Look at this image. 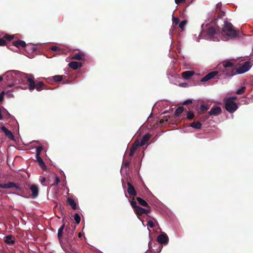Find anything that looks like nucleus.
<instances>
[{"label": "nucleus", "instance_id": "obj_1", "mask_svg": "<svg viewBox=\"0 0 253 253\" xmlns=\"http://www.w3.org/2000/svg\"><path fill=\"white\" fill-rule=\"evenodd\" d=\"M25 75L29 83V89L30 91H33L36 89L37 91H40L43 89L46 90L49 89L47 86L42 82H39L36 84L32 75L26 74Z\"/></svg>", "mask_w": 253, "mask_h": 253}, {"label": "nucleus", "instance_id": "obj_2", "mask_svg": "<svg viewBox=\"0 0 253 253\" xmlns=\"http://www.w3.org/2000/svg\"><path fill=\"white\" fill-rule=\"evenodd\" d=\"M220 39L219 28L214 26L207 24V40L219 41Z\"/></svg>", "mask_w": 253, "mask_h": 253}, {"label": "nucleus", "instance_id": "obj_3", "mask_svg": "<svg viewBox=\"0 0 253 253\" xmlns=\"http://www.w3.org/2000/svg\"><path fill=\"white\" fill-rule=\"evenodd\" d=\"M222 31L224 34L231 37H236L239 34V31L234 29L231 23L227 21L224 22Z\"/></svg>", "mask_w": 253, "mask_h": 253}, {"label": "nucleus", "instance_id": "obj_4", "mask_svg": "<svg viewBox=\"0 0 253 253\" xmlns=\"http://www.w3.org/2000/svg\"><path fill=\"white\" fill-rule=\"evenodd\" d=\"M236 97H229L224 99L225 108L230 113L234 112L238 108L237 104L234 101Z\"/></svg>", "mask_w": 253, "mask_h": 253}, {"label": "nucleus", "instance_id": "obj_5", "mask_svg": "<svg viewBox=\"0 0 253 253\" xmlns=\"http://www.w3.org/2000/svg\"><path fill=\"white\" fill-rule=\"evenodd\" d=\"M13 73L16 74V71H8L1 76V77H3V81L9 87H11L14 84Z\"/></svg>", "mask_w": 253, "mask_h": 253}, {"label": "nucleus", "instance_id": "obj_6", "mask_svg": "<svg viewBox=\"0 0 253 253\" xmlns=\"http://www.w3.org/2000/svg\"><path fill=\"white\" fill-rule=\"evenodd\" d=\"M222 66L223 69V72H227V74L232 76L235 74V72L233 70L234 64L233 63L229 61H225L222 62Z\"/></svg>", "mask_w": 253, "mask_h": 253}, {"label": "nucleus", "instance_id": "obj_7", "mask_svg": "<svg viewBox=\"0 0 253 253\" xmlns=\"http://www.w3.org/2000/svg\"><path fill=\"white\" fill-rule=\"evenodd\" d=\"M252 65L250 62L246 61L244 62L236 70L235 73L237 74H243L249 71L251 68Z\"/></svg>", "mask_w": 253, "mask_h": 253}, {"label": "nucleus", "instance_id": "obj_8", "mask_svg": "<svg viewBox=\"0 0 253 253\" xmlns=\"http://www.w3.org/2000/svg\"><path fill=\"white\" fill-rule=\"evenodd\" d=\"M151 211V207L145 209L139 206L138 207H137V209L134 211V212L137 216H141L144 214H147L150 213Z\"/></svg>", "mask_w": 253, "mask_h": 253}, {"label": "nucleus", "instance_id": "obj_9", "mask_svg": "<svg viewBox=\"0 0 253 253\" xmlns=\"http://www.w3.org/2000/svg\"><path fill=\"white\" fill-rule=\"evenodd\" d=\"M127 191L130 198L133 199L136 196L137 193L134 186L129 182L127 183Z\"/></svg>", "mask_w": 253, "mask_h": 253}, {"label": "nucleus", "instance_id": "obj_10", "mask_svg": "<svg viewBox=\"0 0 253 253\" xmlns=\"http://www.w3.org/2000/svg\"><path fill=\"white\" fill-rule=\"evenodd\" d=\"M72 59L77 60L79 61H85L86 60V56L84 53L82 52H79L75 54L72 57Z\"/></svg>", "mask_w": 253, "mask_h": 253}, {"label": "nucleus", "instance_id": "obj_11", "mask_svg": "<svg viewBox=\"0 0 253 253\" xmlns=\"http://www.w3.org/2000/svg\"><path fill=\"white\" fill-rule=\"evenodd\" d=\"M221 112V109L219 106L213 107L209 112L210 116L214 115L217 116L220 114Z\"/></svg>", "mask_w": 253, "mask_h": 253}, {"label": "nucleus", "instance_id": "obj_12", "mask_svg": "<svg viewBox=\"0 0 253 253\" xmlns=\"http://www.w3.org/2000/svg\"><path fill=\"white\" fill-rule=\"evenodd\" d=\"M139 146H140L139 144V141L137 140L135 141V142L132 144V145L130 148V152L129 153V156L130 157H132L133 156L134 153L135 152L136 150L137 149Z\"/></svg>", "mask_w": 253, "mask_h": 253}, {"label": "nucleus", "instance_id": "obj_13", "mask_svg": "<svg viewBox=\"0 0 253 253\" xmlns=\"http://www.w3.org/2000/svg\"><path fill=\"white\" fill-rule=\"evenodd\" d=\"M1 129L4 133L6 136H7L9 139L11 140H13L14 139V136L13 135V133L6 127L4 126H2L1 127Z\"/></svg>", "mask_w": 253, "mask_h": 253}, {"label": "nucleus", "instance_id": "obj_14", "mask_svg": "<svg viewBox=\"0 0 253 253\" xmlns=\"http://www.w3.org/2000/svg\"><path fill=\"white\" fill-rule=\"evenodd\" d=\"M30 189L32 192V197L33 198H36L39 195V189L38 187L34 184L31 185Z\"/></svg>", "mask_w": 253, "mask_h": 253}, {"label": "nucleus", "instance_id": "obj_15", "mask_svg": "<svg viewBox=\"0 0 253 253\" xmlns=\"http://www.w3.org/2000/svg\"><path fill=\"white\" fill-rule=\"evenodd\" d=\"M157 241L161 244H166L168 242V237L166 234H160L157 237Z\"/></svg>", "mask_w": 253, "mask_h": 253}, {"label": "nucleus", "instance_id": "obj_16", "mask_svg": "<svg viewBox=\"0 0 253 253\" xmlns=\"http://www.w3.org/2000/svg\"><path fill=\"white\" fill-rule=\"evenodd\" d=\"M151 137V135L149 133H146L142 137L140 142H139V144L140 146H144L147 142L150 139Z\"/></svg>", "mask_w": 253, "mask_h": 253}, {"label": "nucleus", "instance_id": "obj_17", "mask_svg": "<svg viewBox=\"0 0 253 253\" xmlns=\"http://www.w3.org/2000/svg\"><path fill=\"white\" fill-rule=\"evenodd\" d=\"M68 65L72 69L77 70L82 66V63L76 61H72L69 63Z\"/></svg>", "mask_w": 253, "mask_h": 253}, {"label": "nucleus", "instance_id": "obj_18", "mask_svg": "<svg viewBox=\"0 0 253 253\" xmlns=\"http://www.w3.org/2000/svg\"><path fill=\"white\" fill-rule=\"evenodd\" d=\"M195 74V72L193 71H186L182 73L181 76L185 80H188L190 77Z\"/></svg>", "mask_w": 253, "mask_h": 253}, {"label": "nucleus", "instance_id": "obj_19", "mask_svg": "<svg viewBox=\"0 0 253 253\" xmlns=\"http://www.w3.org/2000/svg\"><path fill=\"white\" fill-rule=\"evenodd\" d=\"M12 43L14 46L18 48L20 47H25L26 45V43L24 41L19 40L16 41H13L12 42Z\"/></svg>", "mask_w": 253, "mask_h": 253}, {"label": "nucleus", "instance_id": "obj_20", "mask_svg": "<svg viewBox=\"0 0 253 253\" xmlns=\"http://www.w3.org/2000/svg\"><path fill=\"white\" fill-rule=\"evenodd\" d=\"M4 242L7 244L14 245L15 243L14 237L10 235L5 237Z\"/></svg>", "mask_w": 253, "mask_h": 253}, {"label": "nucleus", "instance_id": "obj_21", "mask_svg": "<svg viewBox=\"0 0 253 253\" xmlns=\"http://www.w3.org/2000/svg\"><path fill=\"white\" fill-rule=\"evenodd\" d=\"M15 188L16 190L21 191L22 188L19 186L17 185L15 183L13 182H8L6 183V189H10Z\"/></svg>", "mask_w": 253, "mask_h": 253}, {"label": "nucleus", "instance_id": "obj_22", "mask_svg": "<svg viewBox=\"0 0 253 253\" xmlns=\"http://www.w3.org/2000/svg\"><path fill=\"white\" fill-rule=\"evenodd\" d=\"M136 200L137 201L138 203L142 206L146 207L147 208H149L150 207L147 202L141 198L140 197H137L136 198Z\"/></svg>", "mask_w": 253, "mask_h": 253}, {"label": "nucleus", "instance_id": "obj_23", "mask_svg": "<svg viewBox=\"0 0 253 253\" xmlns=\"http://www.w3.org/2000/svg\"><path fill=\"white\" fill-rule=\"evenodd\" d=\"M218 74V72L217 71H213L207 74V81L214 78L216 76H217Z\"/></svg>", "mask_w": 253, "mask_h": 253}, {"label": "nucleus", "instance_id": "obj_24", "mask_svg": "<svg viewBox=\"0 0 253 253\" xmlns=\"http://www.w3.org/2000/svg\"><path fill=\"white\" fill-rule=\"evenodd\" d=\"M67 203L72 208L73 210H76L77 209V204L74 199L69 197L67 199Z\"/></svg>", "mask_w": 253, "mask_h": 253}, {"label": "nucleus", "instance_id": "obj_25", "mask_svg": "<svg viewBox=\"0 0 253 253\" xmlns=\"http://www.w3.org/2000/svg\"><path fill=\"white\" fill-rule=\"evenodd\" d=\"M37 162L39 163V165L43 169H46V166L43 162L42 158L40 156H36Z\"/></svg>", "mask_w": 253, "mask_h": 253}, {"label": "nucleus", "instance_id": "obj_26", "mask_svg": "<svg viewBox=\"0 0 253 253\" xmlns=\"http://www.w3.org/2000/svg\"><path fill=\"white\" fill-rule=\"evenodd\" d=\"M65 228V223H63L62 225H61L60 228L58 229L57 236L59 240H60L62 239L63 234V230Z\"/></svg>", "mask_w": 253, "mask_h": 253}, {"label": "nucleus", "instance_id": "obj_27", "mask_svg": "<svg viewBox=\"0 0 253 253\" xmlns=\"http://www.w3.org/2000/svg\"><path fill=\"white\" fill-rule=\"evenodd\" d=\"M184 111V107L180 106L178 107L175 111L174 116L175 117H178Z\"/></svg>", "mask_w": 253, "mask_h": 253}, {"label": "nucleus", "instance_id": "obj_28", "mask_svg": "<svg viewBox=\"0 0 253 253\" xmlns=\"http://www.w3.org/2000/svg\"><path fill=\"white\" fill-rule=\"evenodd\" d=\"M186 118L189 120H192L194 117V114L193 111H189L186 112Z\"/></svg>", "mask_w": 253, "mask_h": 253}, {"label": "nucleus", "instance_id": "obj_29", "mask_svg": "<svg viewBox=\"0 0 253 253\" xmlns=\"http://www.w3.org/2000/svg\"><path fill=\"white\" fill-rule=\"evenodd\" d=\"M190 126L195 128H200L201 124L199 122H194L191 124Z\"/></svg>", "mask_w": 253, "mask_h": 253}, {"label": "nucleus", "instance_id": "obj_30", "mask_svg": "<svg viewBox=\"0 0 253 253\" xmlns=\"http://www.w3.org/2000/svg\"><path fill=\"white\" fill-rule=\"evenodd\" d=\"M204 24H203L201 25V28H202L201 34L199 36L198 40H199L200 39H204L205 38L206 34H205V29L204 28ZM197 41L199 42V40H197Z\"/></svg>", "mask_w": 253, "mask_h": 253}, {"label": "nucleus", "instance_id": "obj_31", "mask_svg": "<svg viewBox=\"0 0 253 253\" xmlns=\"http://www.w3.org/2000/svg\"><path fill=\"white\" fill-rule=\"evenodd\" d=\"M53 81L55 82H59L63 80L62 75H55L52 77Z\"/></svg>", "mask_w": 253, "mask_h": 253}, {"label": "nucleus", "instance_id": "obj_32", "mask_svg": "<svg viewBox=\"0 0 253 253\" xmlns=\"http://www.w3.org/2000/svg\"><path fill=\"white\" fill-rule=\"evenodd\" d=\"M246 89L245 86H242L236 91V93L238 95L242 94L245 92Z\"/></svg>", "mask_w": 253, "mask_h": 253}, {"label": "nucleus", "instance_id": "obj_33", "mask_svg": "<svg viewBox=\"0 0 253 253\" xmlns=\"http://www.w3.org/2000/svg\"><path fill=\"white\" fill-rule=\"evenodd\" d=\"M3 37L5 41H10L14 38V36L10 35H8V34H5Z\"/></svg>", "mask_w": 253, "mask_h": 253}, {"label": "nucleus", "instance_id": "obj_34", "mask_svg": "<svg viewBox=\"0 0 253 253\" xmlns=\"http://www.w3.org/2000/svg\"><path fill=\"white\" fill-rule=\"evenodd\" d=\"M130 205L132 208L133 209L134 211L137 209V207H139L137 205L136 202L134 201V198H133V199H132V200L130 202Z\"/></svg>", "mask_w": 253, "mask_h": 253}, {"label": "nucleus", "instance_id": "obj_35", "mask_svg": "<svg viewBox=\"0 0 253 253\" xmlns=\"http://www.w3.org/2000/svg\"><path fill=\"white\" fill-rule=\"evenodd\" d=\"M74 219L77 224H79L81 221V217L78 213H75L74 215Z\"/></svg>", "mask_w": 253, "mask_h": 253}, {"label": "nucleus", "instance_id": "obj_36", "mask_svg": "<svg viewBox=\"0 0 253 253\" xmlns=\"http://www.w3.org/2000/svg\"><path fill=\"white\" fill-rule=\"evenodd\" d=\"M43 147L42 146H39L36 148V156H40L41 153V151L42 150Z\"/></svg>", "mask_w": 253, "mask_h": 253}, {"label": "nucleus", "instance_id": "obj_37", "mask_svg": "<svg viewBox=\"0 0 253 253\" xmlns=\"http://www.w3.org/2000/svg\"><path fill=\"white\" fill-rule=\"evenodd\" d=\"M187 23L186 20H183L179 24V26L181 29H183Z\"/></svg>", "mask_w": 253, "mask_h": 253}, {"label": "nucleus", "instance_id": "obj_38", "mask_svg": "<svg viewBox=\"0 0 253 253\" xmlns=\"http://www.w3.org/2000/svg\"><path fill=\"white\" fill-rule=\"evenodd\" d=\"M2 114L3 117L6 119H8L11 116L10 114L8 112V111L5 110L3 112Z\"/></svg>", "mask_w": 253, "mask_h": 253}, {"label": "nucleus", "instance_id": "obj_39", "mask_svg": "<svg viewBox=\"0 0 253 253\" xmlns=\"http://www.w3.org/2000/svg\"><path fill=\"white\" fill-rule=\"evenodd\" d=\"M40 180L41 184H42L43 185L46 186L47 185V184L45 183V182L46 181V178L45 177L41 176L40 178Z\"/></svg>", "mask_w": 253, "mask_h": 253}, {"label": "nucleus", "instance_id": "obj_40", "mask_svg": "<svg viewBox=\"0 0 253 253\" xmlns=\"http://www.w3.org/2000/svg\"><path fill=\"white\" fill-rule=\"evenodd\" d=\"M172 21H173V23L175 24V25H177L178 24H179V21H180V20L177 17H173L172 18Z\"/></svg>", "mask_w": 253, "mask_h": 253}, {"label": "nucleus", "instance_id": "obj_41", "mask_svg": "<svg viewBox=\"0 0 253 253\" xmlns=\"http://www.w3.org/2000/svg\"><path fill=\"white\" fill-rule=\"evenodd\" d=\"M6 42L3 39V37L0 38V46H3L6 45Z\"/></svg>", "mask_w": 253, "mask_h": 253}, {"label": "nucleus", "instance_id": "obj_42", "mask_svg": "<svg viewBox=\"0 0 253 253\" xmlns=\"http://www.w3.org/2000/svg\"><path fill=\"white\" fill-rule=\"evenodd\" d=\"M192 99H188V100H185L183 103V105H188V104H191L192 103Z\"/></svg>", "mask_w": 253, "mask_h": 253}, {"label": "nucleus", "instance_id": "obj_43", "mask_svg": "<svg viewBox=\"0 0 253 253\" xmlns=\"http://www.w3.org/2000/svg\"><path fill=\"white\" fill-rule=\"evenodd\" d=\"M148 225L151 228H153L155 226L154 222L151 220L148 221Z\"/></svg>", "mask_w": 253, "mask_h": 253}, {"label": "nucleus", "instance_id": "obj_44", "mask_svg": "<svg viewBox=\"0 0 253 253\" xmlns=\"http://www.w3.org/2000/svg\"><path fill=\"white\" fill-rule=\"evenodd\" d=\"M200 111L201 112H204L206 110V105L205 104H202L200 106Z\"/></svg>", "mask_w": 253, "mask_h": 253}, {"label": "nucleus", "instance_id": "obj_45", "mask_svg": "<svg viewBox=\"0 0 253 253\" xmlns=\"http://www.w3.org/2000/svg\"><path fill=\"white\" fill-rule=\"evenodd\" d=\"M50 49L52 51H57L59 49V47H58L56 46H52Z\"/></svg>", "mask_w": 253, "mask_h": 253}, {"label": "nucleus", "instance_id": "obj_46", "mask_svg": "<svg viewBox=\"0 0 253 253\" xmlns=\"http://www.w3.org/2000/svg\"><path fill=\"white\" fill-rule=\"evenodd\" d=\"M59 182H60L59 177L58 176H56L54 184L57 185L59 183Z\"/></svg>", "mask_w": 253, "mask_h": 253}, {"label": "nucleus", "instance_id": "obj_47", "mask_svg": "<svg viewBox=\"0 0 253 253\" xmlns=\"http://www.w3.org/2000/svg\"><path fill=\"white\" fill-rule=\"evenodd\" d=\"M179 86L181 87H186L188 86V84L187 83H181L179 84Z\"/></svg>", "mask_w": 253, "mask_h": 253}, {"label": "nucleus", "instance_id": "obj_48", "mask_svg": "<svg viewBox=\"0 0 253 253\" xmlns=\"http://www.w3.org/2000/svg\"><path fill=\"white\" fill-rule=\"evenodd\" d=\"M185 1V0H175V2L177 4H178L180 3H182V2H184Z\"/></svg>", "mask_w": 253, "mask_h": 253}, {"label": "nucleus", "instance_id": "obj_49", "mask_svg": "<svg viewBox=\"0 0 253 253\" xmlns=\"http://www.w3.org/2000/svg\"><path fill=\"white\" fill-rule=\"evenodd\" d=\"M0 188L3 189H6V183L1 184L0 183Z\"/></svg>", "mask_w": 253, "mask_h": 253}, {"label": "nucleus", "instance_id": "obj_50", "mask_svg": "<svg viewBox=\"0 0 253 253\" xmlns=\"http://www.w3.org/2000/svg\"><path fill=\"white\" fill-rule=\"evenodd\" d=\"M130 165V162L129 161H126L125 162V163L124 164V166L127 168V167H128Z\"/></svg>", "mask_w": 253, "mask_h": 253}, {"label": "nucleus", "instance_id": "obj_51", "mask_svg": "<svg viewBox=\"0 0 253 253\" xmlns=\"http://www.w3.org/2000/svg\"><path fill=\"white\" fill-rule=\"evenodd\" d=\"M3 119V114L1 113V109L0 108V120H2Z\"/></svg>", "mask_w": 253, "mask_h": 253}, {"label": "nucleus", "instance_id": "obj_52", "mask_svg": "<svg viewBox=\"0 0 253 253\" xmlns=\"http://www.w3.org/2000/svg\"><path fill=\"white\" fill-rule=\"evenodd\" d=\"M201 82H206V76L202 78V79L201 80Z\"/></svg>", "mask_w": 253, "mask_h": 253}, {"label": "nucleus", "instance_id": "obj_53", "mask_svg": "<svg viewBox=\"0 0 253 253\" xmlns=\"http://www.w3.org/2000/svg\"><path fill=\"white\" fill-rule=\"evenodd\" d=\"M53 81V79H49V78H48L47 79V82L49 83H52Z\"/></svg>", "mask_w": 253, "mask_h": 253}, {"label": "nucleus", "instance_id": "obj_54", "mask_svg": "<svg viewBox=\"0 0 253 253\" xmlns=\"http://www.w3.org/2000/svg\"><path fill=\"white\" fill-rule=\"evenodd\" d=\"M4 91H2L0 94V96H2V98L3 99L4 98Z\"/></svg>", "mask_w": 253, "mask_h": 253}, {"label": "nucleus", "instance_id": "obj_55", "mask_svg": "<svg viewBox=\"0 0 253 253\" xmlns=\"http://www.w3.org/2000/svg\"><path fill=\"white\" fill-rule=\"evenodd\" d=\"M78 237L79 238H81L82 237V234L81 233H79L78 234Z\"/></svg>", "mask_w": 253, "mask_h": 253}, {"label": "nucleus", "instance_id": "obj_56", "mask_svg": "<svg viewBox=\"0 0 253 253\" xmlns=\"http://www.w3.org/2000/svg\"><path fill=\"white\" fill-rule=\"evenodd\" d=\"M3 77H1V76H0V82L2 81H3Z\"/></svg>", "mask_w": 253, "mask_h": 253}, {"label": "nucleus", "instance_id": "obj_57", "mask_svg": "<svg viewBox=\"0 0 253 253\" xmlns=\"http://www.w3.org/2000/svg\"><path fill=\"white\" fill-rule=\"evenodd\" d=\"M3 99L2 98V96H0V102L3 101Z\"/></svg>", "mask_w": 253, "mask_h": 253}, {"label": "nucleus", "instance_id": "obj_58", "mask_svg": "<svg viewBox=\"0 0 253 253\" xmlns=\"http://www.w3.org/2000/svg\"><path fill=\"white\" fill-rule=\"evenodd\" d=\"M216 21V19H214V20H213V21H214V24H215V21Z\"/></svg>", "mask_w": 253, "mask_h": 253}, {"label": "nucleus", "instance_id": "obj_59", "mask_svg": "<svg viewBox=\"0 0 253 253\" xmlns=\"http://www.w3.org/2000/svg\"><path fill=\"white\" fill-rule=\"evenodd\" d=\"M163 122H164V121H163V120H161V121H160V123H163Z\"/></svg>", "mask_w": 253, "mask_h": 253}]
</instances>
